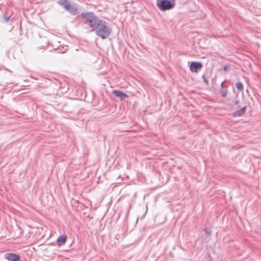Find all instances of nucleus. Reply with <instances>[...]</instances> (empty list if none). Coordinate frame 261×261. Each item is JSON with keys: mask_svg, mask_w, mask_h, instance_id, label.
I'll use <instances>...</instances> for the list:
<instances>
[{"mask_svg": "<svg viewBox=\"0 0 261 261\" xmlns=\"http://www.w3.org/2000/svg\"><path fill=\"white\" fill-rule=\"evenodd\" d=\"M216 76H215V77H214V79H213V80H216Z\"/></svg>", "mask_w": 261, "mask_h": 261, "instance_id": "obj_20", "label": "nucleus"}, {"mask_svg": "<svg viewBox=\"0 0 261 261\" xmlns=\"http://www.w3.org/2000/svg\"><path fill=\"white\" fill-rule=\"evenodd\" d=\"M5 258L9 261H19L20 259V256L18 254L13 253H5Z\"/></svg>", "mask_w": 261, "mask_h": 261, "instance_id": "obj_3", "label": "nucleus"}, {"mask_svg": "<svg viewBox=\"0 0 261 261\" xmlns=\"http://www.w3.org/2000/svg\"><path fill=\"white\" fill-rule=\"evenodd\" d=\"M157 6L159 9L162 11L170 9L173 6L169 1L164 0L160 2V0H157Z\"/></svg>", "mask_w": 261, "mask_h": 261, "instance_id": "obj_2", "label": "nucleus"}, {"mask_svg": "<svg viewBox=\"0 0 261 261\" xmlns=\"http://www.w3.org/2000/svg\"><path fill=\"white\" fill-rule=\"evenodd\" d=\"M204 231L207 235H209L211 233V230L206 227L204 228Z\"/></svg>", "mask_w": 261, "mask_h": 261, "instance_id": "obj_13", "label": "nucleus"}, {"mask_svg": "<svg viewBox=\"0 0 261 261\" xmlns=\"http://www.w3.org/2000/svg\"><path fill=\"white\" fill-rule=\"evenodd\" d=\"M191 71L197 72L202 66H189Z\"/></svg>", "mask_w": 261, "mask_h": 261, "instance_id": "obj_9", "label": "nucleus"}, {"mask_svg": "<svg viewBox=\"0 0 261 261\" xmlns=\"http://www.w3.org/2000/svg\"><path fill=\"white\" fill-rule=\"evenodd\" d=\"M67 240V236L65 234H62L59 236L57 239V244L59 246L64 245Z\"/></svg>", "mask_w": 261, "mask_h": 261, "instance_id": "obj_6", "label": "nucleus"}, {"mask_svg": "<svg viewBox=\"0 0 261 261\" xmlns=\"http://www.w3.org/2000/svg\"><path fill=\"white\" fill-rule=\"evenodd\" d=\"M190 65H192V66H193V65H201V64L200 63L192 62V63H191Z\"/></svg>", "mask_w": 261, "mask_h": 261, "instance_id": "obj_14", "label": "nucleus"}, {"mask_svg": "<svg viewBox=\"0 0 261 261\" xmlns=\"http://www.w3.org/2000/svg\"><path fill=\"white\" fill-rule=\"evenodd\" d=\"M202 78L203 79V81H204V82L205 83V84L206 85H208L209 84V82H208V81L207 80V77L206 76H205V75L203 74L202 75Z\"/></svg>", "mask_w": 261, "mask_h": 261, "instance_id": "obj_12", "label": "nucleus"}, {"mask_svg": "<svg viewBox=\"0 0 261 261\" xmlns=\"http://www.w3.org/2000/svg\"><path fill=\"white\" fill-rule=\"evenodd\" d=\"M112 93L116 97L119 98L120 100L121 101L123 100L125 98H126L128 96L126 93H124L123 92H122L120 90H113L112 92Z\"/></svg>", "mask_w": 261, "mask_h": 261, "instance_id": "obj_5", "label": "nucleus"}, {"mask_svg": "<svg viewBox=\"0 0 261 261\" xmlns=\"http://www.w3.org/2000/svg\"><path fill=\"white\" fill-rule=\"evenodd\" d=\"M63 7L66 10L68 11L73 15L76 14L78 12L77 9L75 6H71L70 4L66 1H65Z\"/></svg>", "mask_w": 261, "mask_h": 261, "instance_id": "obj_4", "label": "nucleus"}, {"mask_svg": "<svg viewBox=\"0 0 261 261\" xmlns=\"http://www.w3.org/2000/svg\"><path fill=\"white\" fill-rule=\"evenodd\" d=\"M213 69L212 67H210L207 68L203 74L205 75L207 78H209L212 76V74L213 72Z\"/></svg>", "mask_w": 261, "mask_h": 261, "instance_id": "obj_8", "label": "nucleus"}, {"mask_svg": "<svg viewBox=\"0 0 261 261\" xmlns=\"http://www.w3.org/2000/svg\"><path fill=\"white\" fill-rule=\"evenodd\" d=\"M246 106L243 107L240 110H238L233 113V117H240L242 116L246 112Z\"/></svg>", "mask_w": 261, "mask_h": 261, "instance_id": "obj_7", "label": "nucleus"}, {"mask_svg": "<svg viewBox=\"0 0 261 261\" xmlns=\"http://www.w3.org/2000/svg\"><path fill=\"white\" fill-rule=\"evenodd\" d=\"M220 93H221L222 96L223 97H225L226 96V95L228 93V91L226 89H221L220 90Z\"/></svg>", "mask_w": 261, "mask_h": 261, "instance_id": "obj_10", "label": "nucleus"}, {"mask_svg": "<svg viewBox=\"0 0 261 261\" xmlns=\"http://www.w3.org/2000/svg\"><path fill=\"white\" fill-rule=\"evenodd\" d=\"M234 102L235 105H238L240 102V100L238 99L236 100Z\"/></svg>", "mask_w": 261, "mask_h": 261, "instance_id": "obj_16", "label": "nucleus"}, {"mask_svg": "<svg viewBox=\"0 0 261 261\" xmlns=\"http://www.w3.org/2000/svg\"><path fill=\"white\" fill-rule=\"evenodd\" d=\"M107 70H105L103 71L99 72L98 73L100 74H105L107 73Z\"/></svg>", "mask_w": 261, "mask_h": 261, "instance_id": "obj_15", "label": "nucleus"}, {"mask_svg": "<svg viewBox=\"0 0 261 261\" xmlns=\"http://www.w3.org/2000/svg\"><path fill=\"white\" fill-rule=\"evenodd\" d=\"M228 66H224L223 70H224V71L227 70V69H228Z\"/></svg>", "mask_w": 261, "mask_h": 261, "instance_id": "obj_18", "label": "nucleus"}, {"mask_svg": "<svg viewBox=\"0 0 261 261\" xmlns=\"http://www.w3.org/2000/svg\"><path fill=\"white\" fill-rule=\"evenodd\" d=\"M5 68L4 66H0V70H5Z\"/></svg>", "mask_w": 261, "mask_h": 261, "instance_id": "obj_17", "label": "nucleus"}, {"mask_svg": "<svg viewBox=\"0 0 261 261\" xmlns=\"http://www.w3.org/2000/svg\"><path fill=\"white\" fill-rule=\"evenodd\" d=\"M236 86L238 90L240 91H242L243 90V85L241 82L237 83Z\"/></svg>", "mask_w": 261, "mask_h": 261, "instance_id": "obj_11", "label": "nucleus"}, {"mask_svg": "<svg viewBox=\"0 0 261 261\" xmlns=\"http://www.w3.org/2000/svg\"><path fill=\"white\" fill-rule=\"evenodd\" d=\"M225 82V81H223L221 83V89H223V83Z\"/></svg>", "mask_w": 261, "mask_h": 261, "instance_id": "obj_19", "label": "nucleus"}, {"mask_svg": "<svg viewBox=\"0 0 261 261\" xmlns=\"http://www.w3.org/2000/svg\"><path fill=\"white\" fill-rule=\"evenodd\" d=\"M82 16L85 19L86 23L95 31L96 34L99 37L104 39L110 36L112 30L107 22L98 19L92 12L83 14Z\"/></svg>", "mask_w": 261, "mask_h": 261, "instance_id": "obj_1", "label": "nucleus"}]
</instances>
